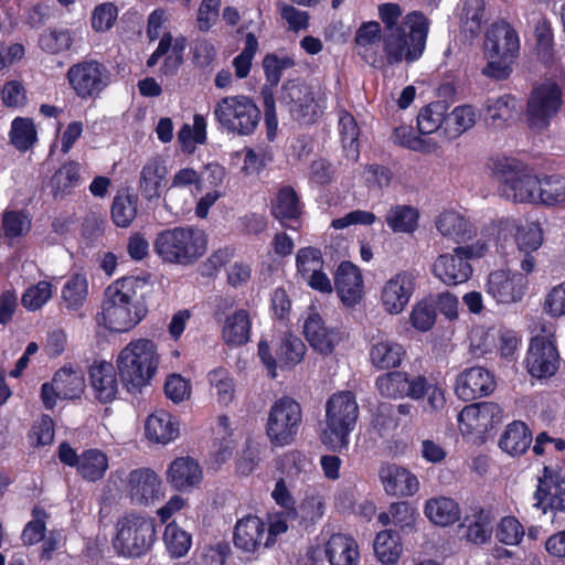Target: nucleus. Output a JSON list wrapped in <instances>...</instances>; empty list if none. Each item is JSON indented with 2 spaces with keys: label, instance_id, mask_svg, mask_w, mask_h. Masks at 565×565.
Masks as SVG:
<instances>
[{
  "label": "nucleus",
  "instance_id": "obj_1",
  "mask_svg": "<svg viewBox=\"0 0 565 565\" xmlns=\"http://www.w3.org/2000/svg\"><path fill=\"white\" fill-rule=\"evenodd\" d=\"M146 288L147 281L134 276L117 279L106 288L103 318L110 331L127 332L146 317Z\"/></svg>",
  "mask_w": 565,
  "mask_h": 565
},
{
  "label": "nucleus",
  "instance_id": "obj_2",
  "mask_svg": "<svg viewBox=\"0 0 565 565\" xmlns=\"http://www.w3.org/2000/svg\"><path fill=\"white\" fill-rule=\"evenodd\" d=\"M427 33V18L417 11L408 13L403 18L401 29H390L382 33V58L387 65L417 61L424 53Z\"/></svg>",
  "mask_w": 565,
  "mask_h": 565
},
{
  "label": "nucleus",
  "instance_id": "obj_3",
  "mask_svg": "<svg viewBox=\"0 0 565 565\" xmlns=\"http://www.w3.org/2000/svg\"><path fill=\"white\" fill-rule=\"evenodd\" d=\"M380 394L388 398L407 396L418 401L426 398L423 412L435 415L446 406L445 391L437 383L429 382L424 375L411 376L406 372L393 371L376 380Z\"/></svg>",
  "mask_w": 565,
  "mask_h": 565
},
{
  "label": "nucleus",
  "instance_id": "obj_4",
  "mask_svg": "<svg viewBox=\"0 0 565 565\" xmlns=\"http://www.w3.org/2000/svg\"><path fill=\"white\" fill-rule=\"evenodd\" d=\"M159 362L157 345L149 339L130 341L116 360L121 383L129 392L140 391L148 385L156 374Z\"/></svg>",
  "mask_w": 565,
  "mask_h": 565
},
{
  "label": "nucleus",
  "instance_id": "obj_5",
  "mask_svg": "<svg viewBox=\"0 0 565 565\" xmlns=\"http://www.w3.org/2000/svg\"><path fill=\"white\" fill-rule=\"evenodd\" d=\"M206 245L204 232L191 226L164 230L158 233L153 243L162 260L179 265L195 263L205 253Z\"/></svg>",
  "mask_w": 565,
  "mask_h": 565
},
{
  "label": "nucleus",
  "instance_id": "obj_6",
  "mask_svg": "<svg viewBox=\"0 0 565 565\" xmlns=\"http://www.w3.org/2000/svg\"><path fill=\"white\" fill-rule=\"evenodd\" d=\"M358 416L359 406L352 392L333 394L326 404V427L321 431V441L333 450L345 448Z\"/></svg>",
  "mask_w": 565,
  "mask_h": 565
},
{
  "label": "nucleus",
  "instance_id": "obj_7",
  "mask_svg": "<svg viewBox=\"0 0 565 565\" xmlns=\"http://www.w3.org/2000/svg\"><path fill=\"white\" fill-rule=\"evenodd\" d=\"M213 115L224 130L238 136L252 135L262 117L257 105L245 95L221 98L214 106Z\"/></svg>",
  "mask_w": 565,
  "mask_h": 565
},
{
  "label": "nucleus",
  "instance_id": "obj_8",
  "mask_svg": "<svg viewBox=\"0 0 565 565\" xmlns=\"http://www.w3.org/2000/svg\"><path fill=\"white\" fill-rule=\"evenodd\" d=\"M114 546L125 556L137 557L148 552L156 541V525L152 518L130 513L118 520Z\"/></svg>",
  "mask_w": 565,
  "mask_h": 565
},
{
  "label": "nucleus",
  "instance_id": "obj_9",
  "mask_svg": "<svg viewBox=\"0 0 565 565\" xmlns=\"http://www.w3.org/2000/svg\"><path fill=\"white\" fill-rule=\"evenodd\" d=\"M563 104L559 85L547 81L532 88L526 100L525 122L535 132L546 130Z\"/></svg>",
  "mask_w": 565,
  "mask_h": 565
},
{
  "label": "nucleus",
  "instance_id": "obj_10",
  "mask_svg": "<svg viewBox=\"0 0 565 565\" xmlns=\"http://www.w3.org/2000/svg\"><path fill=\"white\" fill-rule=\"evenodd\" d=\"M495 173L500 181V193L514 203H537L540 179L510 159L495 163Z\"/></svg>",
  "mask_w": 565,
  "mask_h": 565
},
{
  "label": "nucleus",
  "instance_id": "obj_11",
  "mask_svg": "<svg viewBox=\"0 0 565 565\" xmlns=\"http://www.w3.org/2000/svg\"><path fill=\"white\" fill-rule=\"evenodd\" d=\"M301 422L300 404L291 397H282L270 407L266 434L274 446L289 445L295 440Z\"/></svg>",
  "mask_w": 565,
  "mask_h": 565
},
{
  "label": "nucleus",
  "instance_id": "obj_12",
  "mask_svg": "<svg viewBox=\"0 0 565 565\" xmlns=\"http://www.w3.org/2000/svg\"><path fill=\"white\" fill-rule=\"evenodd\" d=\"M484 252L486 245L481 243L458 246L454 248L452 253L441 254L435 259L433 273L448 286L466 282L472 274L469 260L483 256Z\"/></svg>",
  "mask_w": 565,
  "mask_h": 565
},
{
  "label": "nucleus",
  "instance_id": "obj_13",
  "mask_svg": "<svg viewBox=\"0 0 565 565\" xmlns=\"http://www.w3.org/2000/svg\"><path fill=\"white\" fill-rule=\"evenodd\" d=\"M67 79L76 95L82 99H94L107 86V70L97 61H83L72 65Z\"/></svg>",
  "mask_w": 565,
  "mask_h": 565
},
{
  "label": "nucleus",
  "instance_id": "obj_14",
  "mask_svg": "<svg viewBox=\"0 0 565 565\" xmlns=\"http://www.w3.org/2000/svg\"><path fill=\"white\" fill-rule=\"evenodd\" d=\"M543 243L540 226L529 223L518 227L515 234L516 248L507 260L510 268H520L524 274H531L537 262L539 249Z\"/></svg>",
  "mask_w": 565,
  "mask_h": 565
},
{
  "label": "nucleus",
  "instance_id": "obj_15",
  "mask_svg": "<svg viewBox=\"0 0 565 565\" xmlns=\"http://www.w3.org/2000/svg\"><path fill=\"white\" fill-rule=\"evenodd\" d=\"M126 495L134 504H153L162 495V481L150 468L141 467L129 471L122 479Z\"/></svg>",
  "mask_w": 565,
  "mask_h": 565
},
{
  "label": "nucleus",
  "instance_id": "obj_16",
  "mask_svg": "<svg viewBox=\"0 0 565 565\" xmlns=\"http://www.w3.org/2000/svg\"><path fill=\"white\" fill-rule=\"evenodd\" d=\"M281 104L287 107L294 119L300 124H311L320 114L311 88L297 82H288L282 86Z\"/></svg>",
  "mask_w": 565,
  "mask_h": 565
},
{
  "label": "nucleus",
  "instance_id": "obj_17",
  "mask_svg": "<svg viewBox=\"0 0 565 565\" xmlns=\"http://www.w3.org/2000/svg\"><path fill=\"white\" fill-rule=\"evenodd\" d=\"M527 372L536 379L553 376L561 364L555 343L547 337H535L530 343L525 359Z\"/></svg>",
  "mask_w": 565,
  "mask_h": 565
},
{
  "label": "nucleus",
  "instance_id": "obj_18",
  "mask_svg": "<svg viewBox=\"0 0 565 565\" xmlns=\"http://www.w3.org/2000/svg\"><path fill=\"white\" fill-rule=\"evenodd\" d=\"M534 500V507L541 509L543 513H547L548 510L565 512V472L544 467Z\"/></svg>",
  "mask_w": 565,
  "mask_h": 565
},
{
  "label": "nucleus",
  "instance_id": "obj_19",
  "mask_svg": "<svg viewBox=\"0 0 565 565\" xmlns=\"http://www.w3.org/2000/svg\"><path fill=\"white\" fill-rule=\"evenodd\" d=\"M502 418L501 407L492 402H482L465 406L458 414L461 431L482 433Z\"/></svg>",
  "mask_w": 565,
  "mask_h": 565
},
{
  "label": "nucleus",
  "instance_id": "obj_20",
  "mask_svg": "<svg viewBox=\"0 0 565 565\" xmlns=\"http://www.w3.org/2000/svg\"><path fill=\"white\" fill-rule=\"evenodd\" d=\"M494 387L493 375L484 367L473 366L457 376L455 393L462 401H472L492 393Z\"/></svg>",
  "mask_w": 565,
  "mask_h": 565
},
{
  "label": "nucleus",
  "instance_id": "obj_21",
  "mask_svg": "<svg viewBox=\"0 0 565 565\" xmlns=\"http://www.w3.org/2000/svg\"><path fill=\"white\" fill-rule=\"evenodd\" d=\"M414 291V276L408 271H401L390 278L381 294L384 310L397 315L404 310Z\"/></svg>",
  "mask_w": 565,
  "mask_h": 565
},
{
  "label": "nucleus",
  "instance_id": "obj_22",
  "mask_svg": "<svg viewBox=\"0 0 565 565\" xmlns=\"http://www.w3.org/2000/svg\"><path fill=\"white\" fill-rule=\"evenodd\" d=\"M520 47L516 30L505 21L494 22L486 33L484 52L516 60Z\"/></svg>",
  "mask_w": 565,
  "mask_h": 565
},
{
  "label": "nucleus",
  "instance_id": "obj_23",
  "mask_svg": "<svg viewBox=\"0 0 565 565\" xmlns=\"http://www.w3.org/2000/svg\"><path fill=\"white\" fill-rule=\"evenodd\" d=\"M203 480V471L198 460L192 457L175 458L168 467L167 481L175 490L191 491Z\"/></svg>",
  "mask_w": 565,
  "mask_h": 565
},
{
  "label": "nucleus",
  "instance_id": "obj_24",
  "mask_svg": "<svg viewBox=\"0 0 565 565\" xmlns=\"http://www.w3.org/2000/svg\"><path fill=\"white\" fill-rule=\"evenodd\" d=\"M379 476L385 492L391 495H413L419 488V482L415 475L394 463L382 466Z\"/></svg>",
  "mask_w": 565,
  "mask_h": 565
},
{
  "label": "nucleus",
  "instance_id": "obj_25",
  "mask_svg": "<svg viewBox=\"0 0 565 565\" xmlns=\"http://www.w3.org/2000/svg\"><path fill=\"white\" fill-rule=\"evenodd\" d=\"M334 286L343 303L354 306L363 294V279L360 269L350 262H343L337 269Z\"/></svg>",
  "mask_w": 565,
  "mask_h": 565
},
{
  "label": "nucleus",
  "instance_id": "obj_26",
  "mask_svg": "<svg viewBox=\"0 0 565 565\" xmlns=\"http://www.w3.org/2000/svg\"><path fill=\"white\" fill-rule=\"evenodd\" d=\"M167 174L168 168L162 157L154 156L147 160L141 168L138 183V189L145 200L151 201L160 198Z\"/></svg>",
  "mask_w": 565,
  "mask_h": 565
},
{
  "label": "nucleus",
  "instance_id": "obj_27",
  "mask_svg": "<svg viewBox=\"0 0 565 565\" xmlns=\"http://www.w3.org/2000/svg\"><path fill=\"white\" fill-rule=\"evenodd\" d=\"M487 291L498 302L510 303L519 301L523 296L522 277L518 274L511 275L504 270H497L489 275Z\"/></svg>",
  "mask_w": 565,
  "mask_h": 565
},
{
  "label": "nucleus",
  "instance_id": "obj_28",
  "mask_svg": "<svg viewBox=\"0 0 565 565\" xmlns=\"http://www.w3.org/2000/svg\"><path fill=\"white\" fill-rule=\"evenodd\" d=\"M266 527L257 516L247 515L237 521L234 529V544L246 553H254L264 545Z\"/></svg>",
  "mask_w": 565,
  "mask_h": 565
},
{
  "label": "nucleus",
  "instance_id": "obj_29",
  "mask_svg": "<svg viewBox=\"0 0 565 565\" xmlns=\"http://www.w3.org/2000/svg\"><path fill=\"white\" fill-rule=\"evenodd\" d=\"M439 234L457 244L465 243L476 236L475 226L460 213L445 211L435 221Z\"/></svg>",
  "mask_w": 565,
  "mask_h": 565
},
{
  "label": "nucleus",
  "instance_id": "obj_30",
  "mask_svg": "<svg viewBox=\"0 0 565 565\" xmlns=\"http://www.w3.org/2000/svg\"><path fill=\"white\" fill-rule=\"evenodd\" d=\"M89 381L100 402L108 403L116 397L118 382L111 363L105 361L94 363L89 369Z\"/></svg>",
  "mask_w": 565,
  "mask_h": 565
},
{
  "label": "nucleus",
  "instance_id": "obj_31",
  "mask_svg": "<svg viewBox=\"0 0 565 565\" xmlns=\"http://www.w3.org/2000/svg\"><path fill=\"white\" fill-rule=\"evenodd\" d=\"M145 429L148 439L160 444H168L179 435L178 423L170 413L163 409L148 416Z\"/></svg>",
  "mask_w": 565,
  "mask_h": 565
},
{
  "label": "nucleus",
  "instance_id": "obj_32",
  "mask_svg": "<svg viewBox=\"0 0 565 565\" xmlns=\"http://www.w3.org/2000/svg\"><path fill=\"white\" fill-rule=\"evenodd\" d=\"M303 331L310 345L321 354H330L339 340L338 333L326 328L318 315L306 320Z\"/></svg>",
  "mask_w": 565,
  "mask_h": 565
},
{
  "label": "nucleus",
  "instance_id": "obj_33",
  "mask_svg": "<svg viewBox=\"0 0 565 565\" xmlns=\"http://www.w3.org/2000/svg\"><path fill=\"white\" fill-rule=\"evenodd\" d=\"M405 354L402 345L387 338L372 339L370 349L371 363L376 369H392L401 364Z\"/></svg>",
  "mask_w": 565,
  "mask_h": 565
},
{
  "label": "nucleus",
  "instance_id": "obj_34",
  "mask_svg": "<svg viewBox=\"0 0 565 565\" xmlns=\"http://www.w3.org/2000/svg\"><path fill=\"white\" fill-rule=\"evenodd\" d=\"M250 318L246 310L239 309L225 318L222 328V339L231 347H239L248 342Z\"/></svg>",
  "mask_w": 565,
  "mask_h": 565
},
{
  "label": "nucleus",
  "instance_id": "obj_35",
  "mask_svg": "<svg viewBox=\"0 0 565 565\" xmlns=\"http://www.w3.org/2000/svg\"><path fill=\"white\" fill-rule=\"evenodd\" d=\"M326 554L331 565H356L359 559L356 542L343 534H333L329 539Z\"/></svg>",
  "mask_w": 565,
  "mask_h": 565
},
{
  "label": "nucleus",
  "instance_id": "obj_36",
  "mask_svg": "<svg viewBox=\"0 0 565 565\" xmlns=\"http://www.w3.org/2000/svg\"><path fill=\"white\" fill-rule=\"evenodd\" d=\"M532 434L520 420L509 424L500 437V448L511 456H520L530 447Z\"/></svg>",
  "mask_w": 565,
  "mask_h": 565
},
{
  "label": "nucleus",
  "instance_id": "obj_37",
  "mask_svg": "<svg viewBox=\"0 0 565 565\" xmlns=\"http://www.w3.org/2000/svg\"><path fill=\"white\" fill-rule=\"evenodd\" d=\"M52 382L57 390V396L62 399L78 398L85 388V380L81 370L72 367L60 369Z\"/></svg>",
  "mask_w": 565,
  "mask_h": 565
},
{
  "label": "nucleus",
  "instance_id": "obj_38",
  "mask_svg": "<svg viewBox=\"0 0 565 565\" xmlns=\"http://www.w3.org/2000/svg\"><path fill=\"white\" fill-rule=\"evenodd\" d=\"M425 514L436 525L447 526L459 520L460 509L452 499L438 497L426 502Z\"/></svg>",
  "mask_w": 565,
  "mask_h": 565
},
{
  "label": "nucleus",
  "instance_id": "obj_39",
  "mask_svg": "<svg viewBox=\"0 0 565 565\" xmlns=\"http://www.w3.org/2000/svg\"><path fill=\"white\" fill-rule=\"evenodd\" d=\"M448 105L443 102H434L423 107L417 116V127L422 135L444 131L446 126Z\"/></svg>",
  "mask_w": 565,
  "mask_h": 565
},
{
  "label": "nucleus",
  "instance_id": "obj_40",
  "mask_svg": "<svg viewBox=\"0 0 565 565\" xmlns=\"http://www.w3.org/2000/svg\"><path fill=\"white\" fill-rule=\"evenodd\" d=\"M271 214L281 223L300 216L301 206L294 188L285 185L279 189L276 199L271 203Z\"/></svg>",
  "mask_w": 565,
  "mask_h": 565
},
{
  "label": "nucleus",
  "instance_id": "obj_41",
  "mask_svg": "<svg viewBox=\"0 0 565 565\" xmlns=\"http://www.w3.org/2000/svg\"><path fill=\"white\" fill-rule=\"evenodd\" d=\"M466 523L461 525L465 529L463 536L472 544L481 545L491 539L492 518L489 512L480 509L471 518H466Z\"/></svg>",
  "mask_w": 565,
  "mask_h": 565
},
{
  "label": "nucleus",
  "instance_id": "obj_42",
  "mask_svg": "<svg viewBox=\"0 0 565 565\" xmlns=\"http://www.w3.org/2000/svg\"><path fill=\"white\" fill-rule=\"evenodd\" d=\"M108 469V457L99 449H87L81 454L77 472L87 481H97Z\"/></svg>",
  "mask_w": 565,
  "mask_h": 565
},
{
  "label": "nucleus",
  "instance_id": "obj_43",
  "mask_svg": "<svg viewBox=\"0 0 565 565\" xmlns=\"http://www.w3.org/2000/svg\"><path fill=\"white\" fill-rule=\"evenodd\" d=\"M484 109L486 121L495 128H500L513 117L515 98L511 95L488 98L484 104Z\"/></svg>",
  "mask_w": 565,
  "mask_h": 565
},
{
  "label": "nucleus",
  "instance_id": "obj_44",
  "mask_svg": "<svg viewBox=\"0 0 565 565\" xmlns=\"http://www.w3.org/2000/svg\"><path fill=\"white\" fill-rule=\"evenodd\" d=\"M537 203L565 206V178L554 174L540 179Z\"/></svg>",
  "mask_w": 565,
  "mask_h": 565
},
{
  "label": "nucleus",
  "instance_id": "obj_45",
  "mask_svg": "<svg viewBox=\"0 0 565 565\" xmlns=\"http://www.w3.org/2000/svg\"><path fill=\"white\" fill-rule=\"evenodd\" d=\"M476 124V111L469 105L457 106L450 114L447 113L444 136L454 138L460 136Z\"/></svg>",
  "mask_w": 565,
  "mask_h": 565
},
{
  "label": "nucleus",
  "instance_id": "obj_46",
  "mask_svg": "<svg viewBox=\"0 0 565 565\" xmlns=\"http://www.w3.org/2000/svg\"><path fill=\"white\" fill-rule=\"evenodd\" d=\"M374 552L382 564H396L402 554L399 537L391 530L380 532L374 541Z\"/></svg>",
  "mask_w": 565,
  "mask_h": 565
},
{
  "label": "nucleus",
  "instance_id": "obj_47",
  "mask_svg": "<svg viewBox=\"0 0 565 565\" xmlns=\"http://www.w3.org/2000/svg\"><path fill=\"white\" fill-rule=\"evenodd\" d=\"M138 198L130 193H118L111 204V218L119 227H128L136 218Z\"/></svg>",
  "mask_w": 565,
  "mask_h": 565
},
{
  "label": "nucleus",
  "instance_id": "obj_48",
  "mask_svg": "<svg viewBox=\"0 0 565 565\" xmlns=\"http://www.w3.org/2000/svg\"><path fill=\"white\" fill-rule=\"evenodd\" d=\"M88 296V285L85 276L81 274L73 275L64 285L62 299L64 306L72 311L83 307Z\"/></svg>",
  "mask_w": 565,
  "mask_h": 565
},
{
  "label": "nucleus",
  "instance_id": "obj_49",
  "mask_svg": "<svg viewBox=\"0 0 565 565\" xmlns=\"http://www.w3.org/2000/svg\"><path fill=\"white\" fill-rule=\"evenodd\" d=\"M418 212L409 205H395L386 214L385 221L393 232L412 233L417 227Z\"/></svg>",
  "mask_w": 565,
  "mask_h": 565
},
{
  "label": "nucleus",
  "instance_id": "obj_50",
  "mask_svg": "<svg viewBox=\"0 0 565 565\" xmlns=\"http://www.w3.org/2000/svg\"><path fill=\"white\" fill-rule=\"evenodd\" d=\"M305 352L306 345L300 338L286 334L276 349V356L280 366L292 367L301 362Z\"/></svg>",
  "mask_w": 565,
  "mask_h": 565
},
{
  "label": "nucleus",
  "instance_id": "obj_51",
  "mask_svg": "<svg viewBox=\"0 0 565 565\" xmlns=\"http://www.w3.org/2000/svg\"><path fill=\"white\" fill-rule=\"evenodd\" d=\"M213 395L220 405L227 406L234 398L235 385L225 369H215L207 375Z\"/></svg>",
  "mask_w": 565,
  "mask_h": 565
},
{
  "label": "nucleus",
  "instance_id": "obj_52",
  "mask_svg": "<svg viewBox=\"0 0 565 565\" xmlns=\"http://www.w3.org/2000/svg\"><path fill=\"white\" fill-rule=\"evenodd\" d=\"M339 130L343 148L347 152V157L351 160H358L359 158V127L354 117L347 113L341 111L339 118Z\"/></svg>",
  "mask_w": 565,
  "mask_h": 565
},
{
  "label": "nucleus",
  "instance_id": "obj_53",
  "mask_svg": "<svg viewBox=\"0 0 565 565\" xmlns=\"http://www.w3.org/2000/svg\"><path fill=\"white\" fill-rule=\"evenodd\" d=\"M10 141L19 151H26L36 142V129L30 118H15L11 124Z\"/></svg>",
  "mask_w": 565,
  "mask_h": 565
},
{
  "label": "nucleus",
  "instance_id": "obj_54",
  "mask_svg": "<svg viewBox=\"0 0 565 565\" xmlns=\"http://www.w3.org/2000/svg\"><path fill=\"white\" fill-rule=\"evenodd\" d=\"M163 541L173 557L184 556L191 546V535L179 527L174 522L166 526Z\"/></svg>",
  "mask_w": 565,
  "mask_h": 565
},
{
  "label": "nucleus",
  "instance_id": "obj_55",
  "mask_svg": "<svg viewBox=\"0 0 565 565\" xmlns=\"http://www.w3.org/2000/svg\"><path fill=\"white\" fill-rule=\"evenodd\" d=\"M484 56L487 64L481 70L482 75L495 81H505L510 77L513 72V64L516 61L515 58L498 54L495 56V54L489 52H484Z\"/></svg>",
  "mask_w": 565,
  "mask_h": 565
},
{
  "label": "nucleus",
  "instance_id": "obj_56",
  "mask_svg": "<svg viewBox=\"0 0 565 565\" xmlns=\"http://www.w3.org/2000/svg\"><path fill=\"white\" fill-rule=\"evenodd\" d=\"M72 42L73 38L71 32L64 29L46 30L41 34L39 40L41 49L51 54L68 50Z\"/></svg>",
  "mask_w": 565,
  "mask_h": 565
},
{
  "label": "nucleus",
  "instance_id": "obj_57",
  "mask_svg": "<svg viewBox=\"0 0 565 565\" xmlns=\"http://www.w3.org/2000/svg\"><path fill=\"white\" fill-rule=\"evenodd\" d=\"M2 227L8 239L24 236L31 228V221L23 212L6 211L2 215Z\"/></svg>",
  "mask_w": 565,
  "mask_h": 565
},
{
  "label": "nucleus",
  "instance_id": "obj_58",
  "mask_svg": "<svg viewBox=\"0 0 565 565\" xmlns=\"http://www.w3.org/2000/svg\"><path fill=\"white\" fill-rule=\"evenodd\" d=\"M51 297L52 285L49 281L42 280L25 290L21 302L25 309L35 311L45 305Z\"/></svg>",
  "mask_w": 565,
  "mask_h": 565
},
{
  "label": "nucleus",
  "instance_id": "obj_59",
  "mask_svg": "<svg viewBox=\"0 0 565 565\" xmlns=\"http://www.w3.org/2000/svg\"><path fill=\"white\" fill-rule=\"evenodd\" d=\"M484 0H465L462 20L466 31L475 35L479 33L484 17Z\"/></svg>",
  "mask_w": 565,
  "mask_h": 565
},
{
  "label": "nucleus",
  "instance_id": "obj_60",
  "mask_svg": "<svg viewBox=\"0 0 565 565\" xmlns=\"http://www.w3.org/2000/svg\"><path fill=\"white\" fill-rule=\"evenodd\" d=\"M524 536L523 525L514 516L503 518L497 529V539L507 545H518Z\"/></svg>",
  "mask_w": 565,
  "mask_h": 565
},
{
  "label": "nucleus",
  "instance_id": "obj_61",
  "mask_svg": "<svg viewBox=\"0 0 565 565\" xmlns=\"http://www.w3.org/2000/svg\"><path fill=\"white\" fill-rule=\"evenodd\" d=\"M79 179V168L76 163L70 162L62 166L52 177L51 184L55 192L64 193L75 186Z\"/></svg>",
  "mask_w": 565,
  "mask_h": 565
},
{
  "label": "nucleus",
  "instance_id": "obj_62",
  "mask_svg": "<svg viewBox=\"0 0 565 565\" xmlns=\"http://www.w3.org/2000/svg\"><path fill=\"white\" fill-rule=\"evenodd\" d=\"M435 320L436 311L431 300H423L413 308L411 321L417 330H429L434 326Z\"/></svg>",
  "mask_w": 565,
  "mask_h": 565
},
{
  "label": "nucleus",
  "instance_id": "obj_63",
  "mask_svg": "<svg viewBox=\"0 0 565 565\" xmlns=\"http://www.w3.org/2000/svg\"><path fill=\"white\" fill-rule=\"evenodd\" d=\"M383 30L379 22L371 21L363 23L355 33V43L359 47V53H365L372 44L376 41L382 42Z\"/></svg>",
  "mask_w": 565,
  "mask_h": 565
},
{
  "label": "nucleus",
  "instance_id": "obj_64",
  "mask_svg": "<svg viewBox=\"0 0 565 565\" xmlns=\"http://www.w3.org/2000/svg\"><path fill=\"white\" fill-rule=\"evenodd\" d=\"M297 510L298 516H300L302 520L315 522L324 513V500L317 492L307 493L306 498Z\"/></svg>",
  "mask_w": 565,
  "mask_h": 565
}]
</instances>
